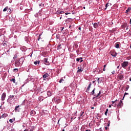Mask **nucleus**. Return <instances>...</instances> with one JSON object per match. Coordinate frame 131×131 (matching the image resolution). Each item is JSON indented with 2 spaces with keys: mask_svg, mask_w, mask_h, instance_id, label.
Masks as SVG:
<instances>
[{
  "mask_svg": "<svg viewBox=\"0 0 131 131\" xmlns=\"http://www.w3.org/2000/svg\"><path fill=\"white\" fill-rule=\"evenodd\" d=\"M91 95H95V96L96 97V98H101V96H100V95H101V91H99V93L97 94H95V89H94L92 92H91Z\"/></svg>",
  "mask_w": 131,
  "mask_h": 131,
  "instance_id": "obj_1",
  "label": "nucleus"
},
{
  "mask_svg": "<svg viewBox=\"0 0 131 131\" xmlns=\"http://www.w3.org/2000/svg\"><path fill=\"white\" fill-rule=\"evenodd\" d=\"M14 110H15V112H20V111H21V110H22L21 105L16 106Z\"/></svg>",
  "mask_w": 131,
  "mask_h": 131,
  "instance_id": "obj_2",
  "label": "nucleus"
},
{
  "mask_svg": "<svg viewBox=\"0 0 131 131\" xmlns=\"http://www.w3.org/2000/svg\"><path fill=\"white\" fill-rule=\"evenodd\" d=\"M123 78H124V77L122 74H120L118 75V79L119 80H123Z\"/></svg>",
  "mask_w": 131,
  "mask_h": 131,
  "instance_id": "obj_3",
  "label": "nucleus"
},
{
  "mask_svg": "<svg viewBox=\"0 0 131 131\" xmlns=\"http://www.w3.org/2000/svg\"><path fill=\"white\" fill-rule=\"evenodd\" d=\"M128 65V61H124L122 63V67H123V68L125 69L126 66H127Z\"/></svg>",
  "mask_w": 131,
  "mask_h": 131,
  "instance_id": "obj_4",
  "label": "nucleus"
},
{
  "mask_svg": "<svg viewBox=\"0 0 131 131\" xmlns=\"http://www.w3.org/2000/svg\"><path fill=\"white\" fill-rule=\"evenodd\" d=\"M43 61H44V63L45 64V65H50V62H49V61H48V58H44L43 59Z\"/></svg>",
  "mask_w": 131,
  "mask_h": 131,
  "instance_id": "obj_5",
  "label": "nucleus"
},
{
  "mask_svg": "<svg viewBox=\"0 0 131 131\" xmlns=\"http://www.w3.org/2000/svg\"><path fill=\"white\" fill-rule=\"evenodd\" d=\"M122 106V100H120L117 105V107L118 108H121Z\"/></svg>",
  "mask_w": 131,
  "mask_h": 131,
  "instance_id": "obj_6",
  "label": "nucleus"
},
{
  "mask_svg": "<svg viewBox=\"0 0 131 131\" xmlns=\"http://www.w3.org/2000/svg\"><path fill=\"white\" fill-rule=\"evenodd\" d=\"M6 93H3L2 95V101H5V99H6Z\"/></svg>",
  "mask_w": 131,
  "mask_h": 131,
  "instance_id": "obj_7",
  "label": "nucleus"
},
{
  "mask_svg": "<svg viewBox=\"0 0 131 131\" xmlns=\"http://www.w3.org/2000/svg\"><path fill=\"white\" fill-rule=\"evenodd\" d=\"M8 116H9V115H8V114L7 113H4L2 115V116H1L2 118H6V117H8Z\"/></svg>",
  "mask_w": 131,
  "mask_h": 131,
  "instance_id": "obj_8",
  "label": "nucleus"
},
{
  "mask_svg": "<svg viewBox=\"0 0 131 131\" xmlns=\"http://www.w3.org/2000/svg\"><path fill=\"white\" fill-rule=\"evenodd\" d=\"M36 114V112H35V111H31L30 112V115L31 116H34V115H35V114Z\"/></svg>",
  "mask_w": 131,
  "mask_h": 131,
  "instance_id": "obj_9",
  "label": "nucleus"
},
{
  "mask_svg": "<svg viewBox=\"0 0 131 131\" xmlns=\"http://www.w3.org/2000/svg\"><path fill=\"white\" fill-rule=\"evenodd\" d=\"M77 73H80V72H82L83 71V69L82 68L79 69V67L78 68Z\"/></svg>",
  "mask_w": 131,
  "mask_h": 131,
  "instance_id": "obj_10",
  "label": "nucleus"
},
{
  "mask_svg": "<svg viewBox=\"0 0 131 131\" xmlns=\"http://www.w3.org/2000/svg\"><path fill=\"white\" fill-rule=\"evenodd\" d=\"M20 62L16 61L15 62V66H16V67H19V66H20Z\"/></svg>",
  "mask_w": 131,
  "mask_h": 131,
  "instance_id": "obj_11",
  "label": "nucleus"
},
{
  "mask_svg": "<svg viewBox=\"0 0 131 131\" xmlns=\"http://www.w3.org/2000/svg\"><path fill=\"white\" fill-rule=\"evenodd\" d=\"M98 83H101L102 81H103V78H99L97 80Z\"/></svg>",
  "mask_w": 131,
  "mask_h": 131,
  "instance_id": "obj_12",
  "label": "nucleus"
},
{
  "mask_svg": "<svg viewBox=\"0 0 131 131\" xmlns=\"http://www.w3.org/2000/svg\"><path fill=\"white\" fill-rule=\"evenodd\" d=\"M94 27V28H98V26H99V24L95 23L93 24Z\"/></svg>",
  "mask_w": 131,
  "mask_h": 131,
  "instance_id": "obj_13",
  "label": "nucleus"
},
{
  "mask_svg": "<svg viewBox=\"0 0 131 131\" xmlns=\"http://www.w3.org/2000/svg\"><path fill=\"white\" fill-rule=\"evenodd\" d=\"M49 74L46 73V74H45L43 75V78H47V77H49Z\"/></svg>",
  "mask_w": 131,
  "mask_h": 131,
  "instance_id": "obj_14",
  "label": "nucleus"
},
{
  "mask_svg": "<svg viewBox=\"0 0 131 131\" xmlns=\"http://www.w3.org/2000/svg\"><path fill=\"white\" fill-rule=\"evenodd\" d=\"M112 56H113V57H116V55H117V54L116 53V52H113L111 54Z\"/></svg>",
  "mask_w": 131,
  "mask_h": 131,
  "instance_id": "obj_15",
  "label": "nucleus"
},
{
  "mask_svg": "<svg viewBox=\"0 0 131 131\" xmlns=\"http://www.w3.org/2000/svg\"><path fill=\"white\" fill-rule=\"evenodd\" d=\"M9 10V7H6L4 9L3 12H7Z\"/></svg>",
  "mask_w": 131,
  "mask_h": 131,
  "instance_id": "obj_16",
  "label": "nucleus"
},
{
  "mask_svg": "<svg viewBox=\"0 0 131 131\" xmlns=\"http://www.w3.org/2000/svg\"><path fill=\"white\" fill-rule=\"evenodd\" d=\"M115 48H116V49H119V43H116V46H115Z\"/></svg>",
  "mask_w": 131,
  "mask_h": 131,
  "instance_id": "obj_17",
  "label": "nucleus"
},
{
  "mask_svg": "<svg viewBox=\"0 0 131 131\" xmlns=\"http://www.w3.org/2000/svg\"><path fill=\"white\" fill-rule=\"evenodd\" d=\"M108 7H109V3H106V4L105 5V8L104 10H107V8H108Z\"/></svg>",
  "mask_w": 131,
  "mask_h": 131,
  "instance_id": "obj_18",
  "label": "nucleus"
},
{
  "mask_svg": "<svg viewBox=\"0 0 131 131\" xmlns=\"http://www.w3.org/2000/svg\"><path fill=\"white\" fill-rule=\"evenodd\" d=\"M122 28H125V27H127V24H125L122 26Z\"/></svg>",
  "mask_w": 131,
  "mask_h": 131,
  "instance_id": "obj_19",
  "label": "nucleus"
},
{
  "mask_svg": "<svg viewBox=\"0 0 131 131\" xmlns=\"http://www.w3.org/2000/svg\"><path fill=\"white\" fill-rule=\"evenodd\" d=\"M91 85H92V84L90 83L88 87L87 88V91H90V89H91Z\"/></svg>",
  "mask_w": 131,
  "mask_h": 131,
  "instance_id": "obj_20",
  "label": "nucleus"
},
{
  "mask_svg": "<svg viewBox=\"0 0 131 131\" xmlns=\"http://www.w3.org/2000/svg\"><path fill=\"white\" fill-rule=\"evenodd\" d=\"M47 95H48L49 97H51V96H52V93H51V92L48 91V92H47Z\"/></svg>",
  "mask_w": 131,
  "mask_h": 131,
  "instance_id": "obj_21",
  "label": "nucleus"
},
{
  "mask_svg": "<svg viewBox=\"0 0 131 131\" xmlns=\"http://www.w3.org/2000/svg\"><path fill=\"white\" fill-rule=\"evenodd\" d=\"M80 60H82V57H80L79 58H77L76 59L77 62H79V61H80Z\"/></svg>",
  "mask_w": 131,
  "mask_h": 131,
  "instance_id": "obj_22",
  "label": "nucleus"
},
{
  "mask_svg": "<svg viewBox=\"0 0 131 131\" xmlns=\"http://www.w3.org/2000/svg\"><path fill=\"white\" fill-rule=\"evenodd\" d=\"M39 63H40L39 61H34V64H35V65H37V64H39Z\"/></svg>",
  "mask_w": 131,
  "mask_h": 131,
  "instance_id": "obj_23",
  "label": "nucleus"
},
{
  "mask_svg": "<svg viewBox=\"0 0 131 131\" xmlns=\"http://www.w3.org/2000/svg\"><path fill=\"white\" fill-rule=\"evenodd\" d=\"M57 14H64V11H61L60 12L57 11Z\"/></svg>",
  "mask_w": 131,
  "mask_h": 131,
  "instance_id": "obj_24",
  "label": "nucleus"
},
{
  "mask_svg": "<svg viewBox=\"0 0 131 131\" xmlns=\"http://www.w3.org/2000/svg\"><path fill=\"white\" fill-rule=\"evenodd\" d=\"M8 10H9V13H12L13 12V9H12L11 8H8Z\"/></svg>",
  "mask_w": 131,
  "mask_h": 131,
  "instance_id": "obj_25",
  "label": "nucleus"
},
{
  "mask_svg": "<svg viewBox=\"0 0 131 131\" xmlns=\"http://www.w3.org/2000/svg\"><path fill=\"white\" fill-rule=\"evenodd\" d=\"M130 10H131L130 8H128V9L126 10V13H128V12H129Z\"/></svg>",
  "mask_w": 131,
  "mask_h": 131,
  "instance_id": "obj_26",
  "label": "nucleus"
},
{
  "mask_svg": "<svg viewBox=\"0 0 131 131\" xmlns=\"http://www.w3.org/2000/svg\"><path fill=\"white\" fill-rule=\"evenodd\" d=\"M14 121H15V120H13V119L9 120V122H11V123H13V122H14Z\"/></svg>",
  "mask_w": 131,
  "mask_h": 131,
  "instance_id": "obj_27",
  "label": "nucleus"
},
{
  "mask_svg": "<svg viewBox=\"0 0 131 131\" xmlns=\"http://www.w3.org/2000/svg\"><path fill=\"white\" fill-rule=\"evenodd\" d=\"M128 95V93H124V96H123V99H124V97H125V96H127V95Z\"/></svg>",
  "mask_w": 131,
  "mask_h": 131,
  "instance_id": "obj_28",
  "label": "nucleus"
},
{
  "mask_svg": "<svg viewBox=\"0 0 131 131\" xmlns=\"http://www.w3.org/2000/svg\"><path fill=\"white\" fill-rule=\"evenodd\" d=\"M10 81H13V82L14 83H15V78H12V79H11L10 80Z\"/></svg>",
  "mask_w": 131,
  "mask_h": 131,
  "instance_id": "obj_29",
  "label": "nucleus"
},
{
  "mask_svg": "<svg viewBox=\"0 0 131 131\" xmlns=\"http://www.w3.org/2000/svg\"><path fill=\"white\" fill-rule=\"evenodd\" d=\"M3 45L4 48H6L7 47V43L6 42L3 43Z\"/></svg>",
  "mask_w": 131,
  "mask_h": 131,
  "instance_id": "obj_30",
  "label": "nucleus"
},
{
  "mask_svg": "<svg viewBox=\"0 0 131 131\" xmlns=\"http://www.w3.org/2000/svg\"><path fill=\"white\" fill-rule=\"evenodd\" d=\"M62 81H64V79L61 78V79H60V80L59 81V83H61L62 82Z\"/></svg>",
  "mask_w": 131,
  "mask_h": 131,
  "instance_id": "obj_31",
  "label": "nucleus"
},
{
  "mask_svg": "<svg viewBox=\"0 0 131 131\" xmlns=\"http://www.w3.org/2000/svg\"><path fill=\"white\" fill-rule=\"evenodd\" d=\"M9 98H12V99H14V95H10V96H9Z\"/></svg>",
  "mask_w": 131,
  "mask_h": 131,
  "instance_id": "obj_32",
  "label": "nucleus"
},
{
  "mask_svg": "<svg viewBox=\"0 0 131 131\" xmlns=\"http://www.w3.org/2000/svg\"><path fill=\"white\" fill-rule=\"evenodd\" d=\"M60 102H61V100L60 99H58V100L56 101V103H60Z\"/></svg>",
  "mask_w": 131,
  "mask_h": 131,
  "instance_id": "obj_33",
  "label": "nucleus"
},
{
  "mask_svg": "<svg viewBox=\"0 0 131 131\" xmlns=\"http://www.w3.org/2000/svg\"><path fill=\"white\" fill-rule=\"evenodd\" d=\"M2 35H3V31L0 30V36H2Z\"/></svg>",
  "mask_w": 131,
  "mask_h": 131,
  "instance_id": "obj_34",
  "label": "nucleus"
},
{
  "mask_svg": "<svg viewBox=\"0 0 131 131\" xmlns=\"http://www.w3.org/2000/svg\"><path fill=\"white\" fill-rule=\"evenodd\" d=\"M39 101H40V102H41V101H42L43 99H41V97H39Z\"/></svg>",
  "mask_w": 131,
  "mask_h": 131,
  "instance_id": "obj_35",
  "label": "nucleus"
},
{
  "mask_svg": "<svg viewBox=\"0 0 131 131\" xmlns=\"http://www.w3.org/2000/svg\"><path fill=\"white\" fill-rule=\"evenodd\" d=\"M128 89H129V86L128 85L127 86H126V87L125 88L126 91H128Z\"/></svg>",
  "mask_w": 131,
  "mask_h": 131,
  "instance_id": "obj_36",
  "label": "nucleus"
},
{
  "mask_svg": "<svg viewBox=\"0 0 131 131\" xmlns=\"http://www.w3.org/2000/svg\"><path fill=\"white\" fill-rule=\"evenodd\" d=\"M14 72H17V71H18V69H14Z\"/></svg>",
  "mask_w": 131,
  "mask_h": 131,
  "instance_id": "obj_37",
  "label": "nucleus"
},
{
  "mask_svg": "<svg viewBox=\"0 0 131 131\" xmlns=\"http://www.w3.org/2000/svg\"><path fill=\"white\" fill-rule=\"evenodd\" d=\"M84 114V112H82L80 114V116H82L83 114Z\"/></svg>",
  "mask_w": 131,
  "mask_h": 131,
  "instance_id": "obj_38",
  "label": "nucleus"
},
{
  "mask_svg": "<svg viewBox=\"0 0 131 131\" xmlns=\"http://www.w3.org/2000/svg\"><path fill=\"white\" fill-rule=\"evenodd\" d=\"M41 34H39V37H38V40H39V39H40V36H41Z\"/></svg>",
  "mask_w": 131,
  "mask_h": 131,
  "instance_id": "obj_39",
  "label": "nucleus"
},
{
  "mask_svg": "<svg viewBox=\"0 0 131 131\" xmlns=\"http://www.w3.org/2000/svg\"><path fill=\"white\" fill-rule=\"evenodd\" d=\"M112 74H115V71H113V72H112Z\"/></svg>",
  "mask_w": 131,
  "mask_h": 131,
  "instance_id": "obj_40",
  "label": "nucleus"
},
{
  "mask_svg": "<svg viewBox=\"0 0 131 131\" xmlns=\"http://www.w3.org/2000/svg\"><path fill=\"white\" fill-rule=\"evenodd\" d=\"M107 113H108V112H105L104 113L105 115L107 116Z\"/></svg>",
  "mask_w": 131,
  "mask_h": 131,
  "instance_id": "obj_41",
  "label": "nucleus"
},
{
  "mask_svg": "<svg viewBox=\"0 0 131 131\" xmlns=\"http://www.w3.org/2000/svg\"><path fill=\"white\" fill-rule=\"evenodd\" d=\"M105 130H107L108 129V127L105 126Z\"/></svg>",
  "mask_w": 131,
  "mask_h": 131,
  "instance_id": "obj_42",
  "label": "nucleus"
},
{
  "mask_svg": "<svg viewBox=\"0 0 131 131\" xmlns=\"http://www.w3.org/2000/svg\"><path fill=\"white\" fill-rule=\"evenodd\" d=\"M61 47V45H59L58 46V49H61V48H60Z\"/></svg>",
  "mask_w": 131,
  "mask_h": 131,
  "instance_id": "obj_43",
  "label": "nucleus"
},
{
  "mask_svg": "<svg viewBox=\"0 0 131 131\" xmlns=\"http://www.w3.org/2000/svg\"><path fill=\"white\" fill-rule=\"evenodd\" d=\"M56 37H57V38H59V35H57L56 36Z\"/></svg>",
  "mask_w": 131,
  "mask_h": 131,
  "instance_id": "obj_44",
  "label": "nucleus"
},
{
  "mask_svg": "<svg viewBox=\"0 0 131 131\" xmlns=\"http://www.w3.org/2000/svg\"><path fill=\"white\" fill-rule=\"evenodd\" d=\"M108 108H107V109L106 110L105 112H108Z\"/></svg>",
  "mask_w": 131,
  "mask_h": 131,
  "instance_id": "obj_45",
  "label": "nucleus"
},
{
  "mask_svg": "<svg viewBox=\"0 0 131 131\" xmlns=\"http://www.w3.org/2000/svg\"><path fill=\"white\" fill-rule=\"evenodd\" d=\"M11 131H15V129H12Z\"/></svg>",
  "mask_w": 131,
  "mask_h": 131,
  "instance_id": "obj_46",
  "label": "nucleus"
},
{
  "mask_svg": "<svg viewBox=\"0 0 131 131\" xmlns=\"http://www.w3.org/2000/svg\"><path fill=\"white\" fill-rule=\"evenodd\" d=\"M68 14H69V13L66 12V13H65L66 15H68Z\"/></svg>",
  "mask_w": 131,
  "mask_h": 131,
  "instance_id": "obj_47",
  "label": "nucleus"
},
{
  "mask_svg": "<svg viewBox=\"0 0 131 131\" xmlns=\"http://www.w3.org/2000/svg\"><path fill=\"white\" fill-rule=\"evenodd\" d=\"M78 29H79V30H81V28L79 27V28H78Z\"/></svg>",
  "mask_w": 131,
  "mask_h": 131,
  "instance_id": "obj_48",
  "label": "nucleus"
},
{
  "mask_svg": "<svg viewBox=\"0 0 131 131\" xmlns=\"http://www.w3.org/2000/svg\"><path fill=\"white\" fill-rule=\"evenodd\" d=\"M86 131H91L90 129H86Z\"/></svg>",
  "mask_w": 131,
  "mask_h": 131,
  "instance_id": "obj_49",
  "label": "nucleus"
},
{
  "mask_svg": "<svg viewBox=\"0 0 131 131\" xmlns=\"http://www.w3.org/2000/svg\"><path fill=\"white\" fill-rule=\"evenodd\" d=\"M117 69H119V66H118L117 67Z\"/></svg>",
  "mask_w": 131,
  "mask_h": 131,
  "instance_id": "obj_50",
  "label": "nucleus"
},
{
  "mask_svg": "<svg viewBox=\"0 0 131 131\" xmlns=\"http://www.w3.org/2000/svg\"><path fill=\"white\" fill-rule=\"evenodd\" d=\"M24 131H28V129H26L25 130H24Z\"/></svg>",
  "mask_w": 131,
  "mask_h": 131,
  "instance_id": "obj_51",
  "label": "nucleus"
},
{
  "mask_svg": "<svg viewBox=\"0 0 131 131\" xmlns=\"http://www.w3.org/2000/svg\"><path fill=\"white\" fill-rule=\"evenodd\" d=\"M103 67L105 68L106 67V64L104 65Z\"/></svg>",
  "mask_w": 131,
  "mask_h": 131,
  "instance_id": "obj_52",
  "label": "nucleus"
},
{
  "mask_svg": "<svg viewBox=\"0 0 131 131\" xmlns=\"http://www.w3.org/2000/svg\"><path fill=\"white\" fill-rule=\"evenodd\" d=\"M78 119H79V120L80 119V117H78Z\"/></svg>",
  "mask_w": 131,
  "mask_h": 131,
  "instance_id": "obj_53",
  "label": "nucleus"
},
{
  "mask_svg": "<svg viewBox=\"0 0 131 131\" xmlns=\"http://www.w3.org/2000/svg\"><path fill=\"white\" fill-rule=\"evenodd\" d=\"M91 109H95V107H91Z\"/></svg>",
  "mask_w": 131,
  "mask_h": 131,
  "instance_id": "obj_54",
  "label": "nucleus"
},
{
  "mask_svg": "<svg viewBox=\"0 0 131 131\" xmlns=\"http://www.w3.org/2000/svg\"><path fill=\"white\" fill-rule=\"evenodd\" d=\"M59 122H60V120H59L58 121V122H57L58 124H59Z\"/></svg>",
  "mask_w": 131,
  "mask_h": 131,
  "instance_id": "obj_55",
  "label": "nucleus"
},
{
  "mask_svg": "<svg viewBox=\"0 0 131 131\" xmlns=\"http://www.w3.org/2000/svg\"><path fill=\"white\" fill-rule=\"evenodd\" d=\"M113 104H114L115 103V101H112Z\"/></svg>",
  "mask_w": 131,
  "mask_h": 131,
  "instance_id": "obj_56",
  "label": "nucleus"
},
{
  "mask_svg": "<svg viewBox=\"0 0 131 131\" xmlns=\"http://www.w3.org/2000/svg\"><path fill=\"white\" fill-rule=\"evenodd\" d=\"M83 61V60H80V63H81V62H82Z\"/></svg>",
  "mask_w": 131,
  "mask_h": 131,
  "instance_id": "obj_57",
  "label": "nucleus"
},
{
  "mask_svg": "<svg viewBox=\"0 0 131 131\" xmlns=\"http://www.w3.org/2000/svg\"><path fill=\"white\" fill-rule=\"evenodd\" d=\"M3 105H1V106H0V109H2V106Z\"/></svg>",
  "mask_w": 131,
  "mask_h": 131,
  "instance_id": "obj_58",
  "label": "nucleus"
},
{
  "mask_svg": "<svg viewBox=\"0 0 131 131\" xmlns=\"http://www.w3.org/2000/svg\"><path fill=\"white\" fill-rule=\"evenodd\" d=\"M93 106H96V103H94V104H93Z\"/></svg>",
  "mask_w": 131,
  "mask_h": 131,
  "instance_id": "obj_59",
  "label": "nucleus"
},
{
  "mask_svg": "<svg viewBox=\"0 0 131 131\" xmlns=\"http://www.w3.org/2000/svg\"><path fill=\"white\" fill-rule=\"evenodd\" d=\"M108 107L109 108H111V105H110Z\"/></svg>",
  "mask_w": 131,
  "mask_h": 131,
  "instance_id": "obj_60",
  "label": "nucleus"
},
{
  "mask_svg": "<svg viewBox=\"0 0 131 131\" xmlns=\"http://www.w3.org/2000/svg\"><path fill=\"white\" fill-rule=\"evenodd\" d=\"M103 71H105V68H103Z\"/></svg>",
  "mask_w": 131,
  "mask_h": 131,
  "instance_id": "obj_61",
  "label": "nucleus"
},
{
  "mask_svg": "<svg viewBox=\"0 0 131 131\" xmlns=\"http://www.w3.org/2000/svg\"><path fill=\"white\" fill-rule=\"evenodd\" d=\"M131 24V18L130 19V24Z\"/></svg>",
  "mask_w": 131,
  "mask_h": 131,
  "instance_id": "obj_62",
  "label": "nucleus"
},
{
  "mask_svg": "<svg viewBox=\"0 0 131 131\" xmlns=\"http://www.w3.org/2000/svg\"><path fill=\"white\" fill-rule=\"evenodd\" d=\"M62 131H65V129H63Z\"/></svg>",
  "mask_w": 131,
  "mask_h": 131,
  "instance_id": "obj_63",
  "label": "nucleus"
},
{
  "mask_svg": "<svg viewBox=\"0 0 131 131\" xmlns=\"http://www.w3.org/2000/svg\"><path fill=\"white\" fill-rule=\"evenodd\" d=\"M130 48L131 49V44H130Z\"/></svg>",
  "mask_w": 131,
  "mask_h": 131,
  "instance_id": "obj_64",
  "label": "nucleus"
}]
</instances>
